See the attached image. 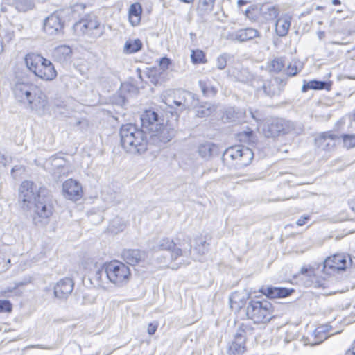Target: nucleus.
Wrapping results in <instances>:
<instances>
[{"label":"nucleus","mask_w":355,"mask_h":355,"mask_svg":"<svg viewBox=\"0 0 355 355\" xmlns=\"http://www.w3.org/2000/svg\"><path fill=\"white\" fill-rule=\"evenodd\" d=\"M142 130L149 131V142L159 148L170 141L175 135V130L171 126L163 125V119L154 110H146L141 115Z\"/></svg>","instance_id":"1"},{"label":"nucleus","mask_w":355,"mask_h":355,"mask_svg":"<svg viewBox=\"0 0 355 355\" xmlns=\"http://www.w3.org/2000/svg\"><path fill=\"white\" fill-rule=\"evenodd\" d=\"M13 94L15 98L23 103H27L32 110L37 114H42L47 106L46 94L35 85L18 82L13 87Z\"/></svg>","instance_id":"2"},{"label":"nucleus","mask_w":355,"mask_h":355,"mask_svg":"<svg viewBox=\"0 0 355 355\" xmlns=\"http://www.w3.org/2000/svg\"><path fill=\"white\" fill-rule=\"evenodd\" d=\"M119 135L122 147L133 155L143 154L152 145L149 139H147L144 130L132 123L123 125L120 128Z\"/></svg>","instance_id":"3"},{"label":"nucleus","mask_w":355,"mask_h":355,"mask_svg":"<svg viewBox=\"0 0 355 355\" xmlns=\"http://www.w3.org/2000/svg\"><path fill=\"white\" fill-rule=\"evenodd\" d=\"M34 205L33 222L38 227L46 226L54 211L53 199L49 191L42 189L39 191Z\"/></svg>","instance_id":"4"},{"label":"nucleus","mask_w":355,"mask_h":355,"mask_svg":"<svg viewBox=\"0 0 355 355\" xmlns=\"http://www.w3.org/2000/svg\"><path fill=\"white\" fill-rule=\"evenodd\" d=\"M253 157L254 153L250 148L238 145L227 148L223 154L222 161L230 168H241L249 165Z\"/></svg>","instance_id":"5"},{"label":"nucleus","mask_w":355,"mask_h":355,"mask_svg":"<svg viewBox=\"0 0 355 355\" xmlns=\"http://www.w3.org/2000/svg\"><path fill=\"white\" fill-rule=\"evenodd\" d=\"M273 306L272 304L266 300H249L246 309L247 318L254 323H266L273 318Z\"/></svg>","instance_id":"6"},{"label":"nucleus","mask_w":355,"mask_h":355,"mask_svg":"<svg viewBox=\"0 0 355 355\" xmlns=\"http://www.w3.org/2000/svg\"><path fill=\"white\" fill-rule=\"evenodd\" d=\"M105 273L107 280L116 286L126 284L130 278V270L123 263L113 261L105 264Z\"/></svg>","instance_id":"7"},{"label":"nucleus","mask_w":355,"mask_h":355,"mask_svg":"<svg viewBox=\"0 0 355 355\" xmlns=\"http://www.w3.org/2000/svg\"><path fill=\"white\" fill-rule=\"evenodd\" d=\"M43 187H37L31 180H24L18 188V203L23 210L28 211L37 198L39 191Z\"/></svg>","instance_id":"8"},{"label":"nucleus","mask_w":355,"mask_h":355,"mask_svg":"<svg viewBox=\"0 0 355 355\" xmlns=\"http://www.w3.org/2000/svg\"><path fill=\"white\" fill-rule=\"evenodd\" d=\"M300 131H301V128L297 129L296 125L293 122L283 119H272L263 129L267 137H275L280 134L291 132L298 134Z\"/></svg>","instance_id":"9"},{"label":"nucleus","mask_w":355,"mask_h":355,"mask_svg":"<svg viewBox=\"0 0 355 355\" xmlns=\"http://www.w3.org/2000/svg\"><path fill=\"white\" fill-rule=\"evenodd\" d=\"M73 29L78 35H88L94 38L99 37L103 34L100 24L94 15H89L75 23Z\"/></svg>","instance_id":"10"},{"label":"nucleus","mask_w":355,"mask_h":355,"mask_svg":"<svg viewBox=\"0 0 355 355\" xmlns=\"http://www.w3.org/2000/svg\"><path fill=\"white\" fill-rule=\"evenodd\" d=\"M255 82L257 83L260 82L261 83L260 88L257 86V92L263 91L265 95L270 97L279 95L286 84V79L277 77L275 78L272 80H254L252 83L254 87H256L254 85Z\"/></svg>","instance_id":"11"},{"label":"nucleus","mask_w":355,"mask_h":355,"mask_svg":"<svg viewBox=\"0 0 355 355\" xmlns=\"http://www.w3.org/2000/svg\"><path fill=\"white\" fill-rule=\"evenodd\" d=\"M157 250L166 251L171 254L170 259H166V257H163V259L159 260L160 263H164L166 266H168L170 262L176 260L178 257L182 255V249L176 248L174 241L168 238L160 240L157 246Z\"/></svg>","instance_id":"12"},{"label":"nucleus","mask_w":355,"mask_h":355,"mask_svg":"<svg viewBox=\"0 0 355 355\" xmlns=\"http://www.w3.org/2000/svg\"><path fill=\"white\" fill-rule=\"evenodd\" d=\"M318 148L322 150L331 151L334 149L340 141V136L332 131L320 133L315 139Z\"/></svg>","instance_id":"13"},{"label":"nucleus","mask_w":355,"mask_h":355,"mask_svg":"<svg viewBox=\"0 0 355 355\" xmlns=\"http://www.w3.org/2000/svg\"><path fill=\"white\" fill-rule=\"evenodd\" d=\"M352 260L349 255L337 254L325 259L324 266L325 268H330L336 270H343L351 266Z\"/></svg>","instance_id":"14"},{"label":"nucleus","mask_w":355,"mask_h":355,"mask_svg":"<svg viewBox=\"0 0 355 355\" xmlns=\"http://www.w3.org/2000/svg\"><path fill=\"white\" fill-rule=\"evenodd\" d=\"M62 193L67 199L76 201L82 197V187L78 181L69 179L62 184Z\"/></svg>","instance_id":"15"},{"label":"nucleus","mask_w":355,"mask_h":355,"mask_svg":"<svg viewBox=\"0 0 355 355\" xmlns=\"http://www.w3.org/2000/svg\"><path fill=\"white\" fill-rule=\"evenodd\" d=\"M63 28L64 23L57 12L51 14L44 20V30L50 35L61 33Z\"/></svg>","instance_id":"16"},{"label":"nucleus","mask_w":355,"mask_h":355,"mask_svg":"<svg viewBox=\"0 0 355 355\" xmlns=\"http://www.w3.org/2000/svg\"><path fill=\"white\" fill-rule=\"evenodd\" d=\"M250 297V293L243 289L233 292L230 297V306L234 311H239L247 304Z\"/></svg>","instance_id":"17"},{"label":"nucleus","mask_w":355,"mask_h":355,"mask_svg":"<svg viewBox=\"0 0 355 355\" xmlns=\"http://www.w3.org/2000/svg\"><path fill=\"white\" fill-rule=\"evenodd\" d=\"M245 331L241 328L234 336V340L228 347V353L232 355H241L245 351Z\"/></svg>","instance_id":"18"},{"label":"nucleus","mask_w":355,"mask_h":355,"mask_svg":"<svg viewBox=\"0 0 355 355\" xmlns=\"http://www.w3.org/2000/svg\"><path fill=\"white\" fill-rule=\"evenodd\" d=\"M74 283L70 278L60 280L54 286V295L59 299H66L71 293Z\"/></svg>","instance_id":"19"},{"label":"nucleus","mask_w":355,"mask_h":355,"mask_svg":"<svg viewBox=\"0 0 355 355\" xmlns=\"http://www.w3.org/2000/svg\"><path fill=\"white\" fill-rule=\"evenodd\" d=\"M259 291L268 298H282L291 295L293 289L282 287L262 286Z\"/></svg>","instance_id":"20"},{"label":"nucleus","mask_w":355,"mask_h":355,"mask_svg":"<svg viewBox=\"0 0 355 355\" xmlns=\"http://www.w3.org/2000/svg\"><path fill=\"white\" fill-rule=\"evenodd\" d=\"M123 260L129 265L135 266L144 261L146 258V253L140 250H125L122 253Z\"/></svg>","instance_id":"21"},{"label":"nucleus","mask_w":355,"mask_h":355,"mask_svg":"<svg viewBox=\"0 0 355 355\" xmlns=\"http://www.w3.org/2000/svg\"><path fill=\"white\" fill-rule=\"evenodd\" d=\"M36 76L44 80H53L57 76V71L52 62L44 58Z\"/></svg>","instance_id":"22"},{"label":"nucleus","mask_w":355,"mask_h":355,"mask_svg":"<svg viewBox=\"0 0 355 355\" xmlns=\"http://www.w3.org/2000/svg\"><path fill=\"white\" fill-rule=\"evenodd\" d=\"M44 58L42 55L31 53L26 55L24 60L28 70L36 76L40 67L44 62Z\"/></svg>","instance_id":"23"},{"label":"nucleus","mask_w":355,"mask_h":355,"mask_svg":"<svg viewBox=\"0 0 355 355\" xmlns=\"http://www.w3.org/2000/svg\"><path fill=\"white\" fill-rule=\"evenodd\" d=\"M234 39L239 42H243L254 38L260 37V33L254 28H246L237 31L233 35Z\"/></svg>","instance_id":"24"},{"label":"nucleus","mask_w":355,"mask_h":355,"mask_svg":"<svg viewBox=\"0 0 355 355\" xmlns=\"http://www.w3.org/2000/svg\"><path fill=\"white\" fill-rule=\"evenodd\" d=\"M178 96L179 100L181 101L180 104H182L180 110L196 107V103L198 102L196 95L188 91L180 92Z\"/></svg>","instance_id":"25"},{"label":"nucleus","mask_w":355,"mask_h":355,"mask_svg":"<svg viewBox=\"0 0 355 355\" xmlns=\"http://www.w3.org/2000/svg\"><path fill=\"white\" fill-rule=\"evenodd\" d=\"M71 54V49L67 45L57 46L53 49L52 52V56L54 60L61 63L70 60Z\"/></svg>","instance_id":"26"},{"label":"nucleus","mask_w":355,"mask_h":355,"mask_svg":"<svg viewBox=\"0 0 355 355\" xmlns=\"http://www.w3.org/2000/svg\"><path fill=\"white\" fill-rule=\"evenodd\" d=\"M291 17L284 15L279 18L275 23V32L279 37H284L287 35L291 26Z\"/></svg>","instance_id":"27"},{"label":"nucleus","mask_w":355,"mask_h":355,"mask_svg":"<svg viewBox=\"0 0 355 355\" xmlns=\"http://www.w3.org/2000/svg\"><path fill=\"white\" fill-rule=\"evenodd\" d=\"M193 107L196 109V116L199 118L208 117L216 110L215 106L207 102L199 104L198 101Z\"/></svg>","instance_id":"28"},{"label":"nucleus","mask_w":355,"mask_h":355,"mask_svg":"<svg viewBox=\"0 0 355 355\" xmlns=\"http://www.w3.org/2000/svg\"><path fill=\"white\" fill-rule=\"evenodd\" d=\"M259 11L263 19L267 21L275 19L279 15V9L269 3L262 5Z\"/></svg>","instance_id":"29"},{"label":"nucleus","mask_w":355,"mask_h":355,"mask_svg":"<svg viewBox=\"0 0 355 355\" xmlns=\"http://www.w3.org/2000/svg\"><path fill=\"white\" fill-rule=\"evenodd\" d=\"M218 151V148L216 145L212 143H205L199 146L198 153L205 159L210 158L214 155L216 154Z\"/></svg>","instance_id":"30"},{"label":"nucleus","mask_w":355,"mask_h":355,"mask_svg":"<svg viewBox=\"0 0 355 355\" xmlns=\"http://www.w3.org/2000/svg\"><path fill=\"white\" fill-rule=\"evenodd\" d=\"M14 26L10 23L0 25V39L6 44L9 43L14 38Z\"/></svg>","instance_id":"31"},{"label":"nucleus","mask_w":355,"mask_h":355,"mask_svg":"<svg viewBox=\"0 0 355 355\" xmlns=\"http://www.w3.org/2000/svg\"><path fill=\"white\" fill-rule=\"evenodd\" d=\"M141 12L142 9L139 3H133L130 6L129 8V21L132 26L139 24Z\"/></svg>","instance_id":"32"},{"label":"nucleus","mask_w":355,"mask_h":355,"mask_svg":"<svg viewBox=\"0 0 355 355\" xmlns=\"http://www.w3.org/2000/svg\"><path fill=\"white\" fill-rule=\"evenodd\" d=\"M330 89V85L325 81L320 80H310L309 82L304 81V84L302 87V92H306L309 89Z\"/></svg>","instance_id":"33"},{"label":"nucleus","mask_w":355,"mask_h":355,"mask_svg":"<svg viewBox=\"0 0 355 355\" xmlns=\"http://www.w3.org/2000/svg\"><path fill=\"white\" fill-rule=\"evenodd\" d=\"M198 85L205 96H214L217 93V89L211 85L208 80H200Z\"/></svg>","instance_id":"34"},{"label":"nucleus","mask_w":355,"mask_h":355,"mask_svg":"<svg viewBox=\"0 0 355 355\" xmlns=\"http://www.w3.org/2000/svg\"><path fill=\"white\" fill-rule=\"evenodd\" d=\"M141 48L142 42H141L140 40H130L126 41L123 47V51L125 53H134L140 51Z\"/></svg>","instance_id":"35"},{"label":"nucleus","mask_w":355,"mask_h":355,"mask_svg":"<svg viewBox=\"0 0 355 355\" xmlns=\"http://www.w3.org/2000/svg\"><path fill=\"white\" fill-rule=\"evenodd\" d=\"M92 279L96 282V286L99 287H105V284L107 278L105 273V264L101 268L98 269L92 277Z\"/></svg>","instance_id":"36"},{"label":"nucleus","mask_w":355,"mask_h":355,"mask_svg":"<svg viewBox=\"0 0 355 355\" xmlns=\"http://www.w3.org/2000/svg\"><path fill=\"white\" fill-rule=\"evenodd\" d=\"M284 67V61L282 58H276L269 62L267 69L270 73H279Z\"/></svg>","instance_id":"37"},{"label":"nucleus","mask_w":355,"mask_h":355,"mask_svg":"<svg viewBox=\"0 0 355 355\" xmlns=\"http://www.w3.org/2000/svg\"><path fill=\"white\" fill-rule=\"evenodd\" d=\"M216 0H199L198 10L202 14H207L212 11Z\"/></svg>","instance_id":"38"},{"label":"nucleus","mask_w":355,"mask_h":355,"mask_svg":"<svg viewBox=\"0 0 355 355\" xmlns=\"http://www.w3.org/2000/svg\"><path fill=\"white\" fill-rule=\"evenodd\" d=\"M12 5L19 11L25 12L33 7V0H11Z\"/></svg>","instance_id":"39"},{"label":"nucleus","mask_w":355,"mask_h":355,"mask_svg":"<svg viewBox=\"0 0 355 355\" xmlns=\"http://www.w3.org/2000/svg\"><path fill=\"white\" fill-rule=\"evenodd\" d=\"M342 139L343 147L350 149L355 147V134H343L340 136V140Z\"/></svg>","instance_id":"40"},{"label":"nucleus","mask_w":355,"mask_h":355,"mask_svg":"<svg viewBox=\"0 0 355 355\" xmlns=\"http://www.w3.org/2000/svg\"><path fill=\"white\" fill-rule=\"evenodd\" d=\"M194 250L196 251L200 256H202L208 250V244L205 241L200 240L199 243L194 247Z\"/></svg>","instance_id":"41"},{"label":"nucleus","mask_w":355,"mask_h":355,"mask_svg":"<svg viewBox=\"0 0 355 355\" xmlns=\"http://www.w3.org/2000/svg\"><path fill=\"white\" fill-rule=\"evenodd\" d=\"M205 58L204 53L200 50L192 51L191 58L193 63H200Z\"/></svg>","instance_id":"42"},{"label":"nucleus","mask_w":355,"mask_h":355,"mask_svg":"<svg viewBox=\"0 0 355 355\" xmlns=\"http://www.w3.org/2000/svg\"><path fill=\"white\" fill-rule=\"evenodd\" d=\"M300 70V69H298L296 62L291 63L286 68V73L288 76H296Z\"/></svg>","instance_id":"43"},{"label":"nucleus","mask_w":355,"mask_h":355,"mask_svg":"<svg viewBox=\"0 0 355 355\" xmlns=\"http://www.w3.org/2000/svg\"><path fill=\"white\" fill-rule=\"evenodd\" d=\"M25 171V168L21 165H17L11 170V175L15 179H17Z\"/></svg>","instance_id":"44"},{"label":"nucleus","mask_w":355,"mask_h":355,"mask_svg":"<svg viewBox=\"0 0 355 355\" xmlns=\"http://www.w3.org/2000/svg\"><path fill=\"white\" fill-rule=\"evenodd\" d=\"M227 65V55L223 54L218 56L216 59V67L218 69H223Z\"/></svg>","instance_id":"45"},{"label":"nucleus","mask_w":355,"mask_h":355,"mask_svg":"<svg viewBox=\"0 0 355 355\" xmlns=\"http://www.w3.org/2000/svg\"><path fill=\"white\" fill-rule=\"evenodd\" d=\"M12 304L8 300H0V313L10 312Z\"/></svg>","instance_id":"46"},{"label":"nucleus","mask_w":355,"mask_h":355,"mask_svg":"<svg viewBox=\"0 0 355 355\" xmlns=\"http://www.w3.org/2000/svg\"><path fill=\"white\" fill-rule=\"evenodd\" d=\"M247 114L250 116L254 121H259L261 119V114L257 110H252L251 108L248 109L247 112H245V117Z\"/></svg>","instance_id":"47"},{"label":"nucleus","mask_w":355,"mask_h":355,"mask_svg":"<svg viewBox=\"0 0 355 355\" xmlns=\"http://www.w3.org/2000/svg\"><path fill=\"white\" fill-rule=\"evenodd\" d=\"M170 64H171L170 59H168L166 57H164V58H161V60H159V66L162 71H165L168 68V66Z\"/></svg>","instance_id":"48"},{"label":"nucleus","mask_w":355,"mask_h":355,"mask_svg":"<svg viewBox=\"0 0 355 355\" xmlns=\"http://www.w3.org/2000/svg\"><path fill=\"white\" fill-rule=\"evenodd\" d=\"M158 324L157 322H153L150 323L148 327V333L150 335H153L155 333L157 329Z\"/></svg>","instance_id":"49"},{"label":"nucleus","mask_w":355,"mask_h":355,"mask_svg":"<svg viewBox=\"0 0 355 355\" xmlns=\"http://www.w3.org/2000/svg\"><path fill=\"white\" fill-rule=\"evenodd\" d=\"M85 6L84 4L76 3L71 8V10L72 12H78L80 10H83L85 9Z\"/></svg>","instance_id":"50"},{"label":"nucleus","mask_w":355,"mask_h":355,"mask_svg":"<svg viewBox=\"0 0 355 355\" xmlns=\"http://www.w3.org/2000/svg\"><path fill=\"white\" fill-rule=\"evenodd\" d=\"M254 11V9H252V10L247 9L245 10V15L250 19L255 21L257 19V16L255 15H254V13H253Z\"/></svg>","instance_id":"51"},{"label":"nucleus","mask_w":355,"mask_h":355,"mask_svg":"<svg viewBox=\"0 0 355 355\" xmlns=\"http://www.w3.org/2000/svg\"><path fill=\"white\" fill-rule=\"evenodd\" d=\"M310 218V216H305L304 217H301L300 218H299L297 220V225L298 226H302L303 225H304L307 220H309Z\"/></svg>","instance_id":"52"},{"label":"nucleus","mask_w":355,"mask_h":355,"mask_svg":"<svg viewBox=\"0 0 355 355\" xmlns=\"http://www.w3.org/2000/svg\"><path fill=\"white\" fill-rule=\"evenodd\" d=\"M300 272L302 274H308V276H311V273L312 272L310 268H301V270H300Z\"/></svg>","instance_id":"53"},{"label":"nucleus","mask_w":355,"mask_h":355,"mask_svg":"<svg viewBox=\"0 0 355 355\" xmlns=\"http://www.w3.org/2000/svg\"><path fill=\"white\" fill-rule=\"evenodd\" d=\"M7 162L6 157L1 153H0V164L6 165Z\"/></svg>","instance_id":"54"},{"label":"nucleus","mask_w":355,"mask_h":355,"mask_svg":"<svg viewBox=\"0 0 355 355\" xmlns=\"http://www.w3.org/2000/svg\"><path fill=\"white\" fill-rule=\"evenodd\" d=\"M180 102H181V101L179 100V96H178V98L173 101V103L176 106L180 107V108H182V104H180Z\"/></svg>","instance_id":"55"},{"label":"nucleus","mask_w":355,"mask_h":355,"mask_svg":"<svg viewBox=\"0 0 355 355\" xmlns=\"http://www.w3.org/2000/svg\"><path fill=\"white\" fill-rule=\"evenodd\" d=\"M318 35L320 40H322L325 36V33L324 31H319Z\"/></svg>","instance_id":"56"},{"label":"nucleus","mask_w":355,"mask_h":355,"mask_svg":"<svg viewBox=\"0 0 355 355\" xmlns=\"http://www.w3.org/2000/svg\"><path fill=\"white\" fill-rule=\"evenodd\" d=\"M237 3L239 6H241L245 5L247 3V1L245 0H239Z\"/></svg>","instance_id":"57"},{"label":"nucleus","mask_w":355,"mask_h":355,"mask_svg":"<svg viewBox=\"0 0 355 355\" xmlns=\"http://www.w3.org/2000/svg\"><path fill=\"white\" fill-rule=\"evenodd\" d=\"M4 42L0 39V53L3 51Z\"/></svg>","instance_id":"58"},{"label":"nucleus","mask_w":355,"mask_h":355,"mask_svg":"<svg viewBox=\"0 0 355 355\" xmlns=\"http://www.w3.org/2000/svg\"><path fill=\"white\" fill-rule=\"evenodd\" d=\"M332 3L335 6L340 5L341 3L340 0H333Z\"/></svg>","instance_id":"59"},{"label":"nucleus","mask_w":355,"mask_h":355,"mask_svg":"<svg viewBox=\"0 0 355 355\" xmlns=\"http://www.w3.org/2000/svg\"><path fill=\"white\" fill-rule=\"evenodd\" d=\"M180 1L182 2H184V3H189L193 2V0H180Z\"/></svg>","instance_id":"60"},{"label":"nucleus","mask_w":355,"mask_h":355,"mask_svg":"<svg viewBox=\"0 0 355 355\" xmlns=\"http://www.w3.org/2000/svg\"><path fill=\"white\" fill-rule=\"evenodd\" d=\"M352 353L354 355H355V342L354 343L352 346Z\"/></svg>","instance_id":"61"},{"label":"nucleus","mask_w":355,"mask_h":355,"mask_svg":"<svg viewBox=\"0 0 355 355\" xmlns=\"http://www.w3.org/2000/svg\"><path fill=\"white\" fill-rule=\"evenodd\" d=\"M1 12H5L7 11V8L4 6L1 7Z\"/></svg>","instance_id":"62"},{"label":"nucleus","mask_w":355,"mask_h":355,"mask_svg":"<svg viewBox=\"0 0 355 355\" xmlns=\"http://www.w3.org/2000/svg\"><path fill=\"white\" fill-rule=\"evenodd\" d=\"M320 9H321V7L320 6H318L317 7V10H320Z\"/></svg>","instance_id":"63"},{"label":"nucleus","mask_w":355,"mask_h":355,"mask_svg":"<svg viewBox=\"0 0 355 355\" xmlns=\"http://www.w3.org/2000/svg\"><path fill=\"white\" fill-rule=\"evenodd\" d=\"M124 225H122L120 230H123Z\"/></svg>","instance_id":"64"}]
</instances>
